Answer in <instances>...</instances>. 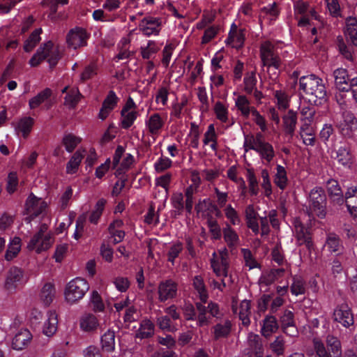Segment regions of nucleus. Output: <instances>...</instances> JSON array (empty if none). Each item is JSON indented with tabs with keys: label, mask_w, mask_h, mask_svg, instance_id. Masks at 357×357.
<instances>
[{
	"label": "nucleus",
	"mask_w": 357,
	"mask_h": 357,
	"mask_svg": "<svg viewBox=\"0 0 357 357\" xmlns=\"http://www.w3.org/2000/svg\"><path fill=\"white\" fill-rule=\"evenodd\" d=\"M299 90L314 105L321 104L326 100V89L323 80L314 75L302 76L299 79Z\"/></svg>",
	"instance_id": "1"
},
{
	"label": "nucleus",
	"mask_w": 357,
	"mask_h": 357,
	"mask_svg": "<svg viewBox=\"0 0 357 357\" xmlns=\"http://www.w3.org/2000/svg\"><path fill=\"white\" fill-rule=\"evenodd\" d=\"M326 349L324 342L319 338L313 340V346L318 357H341L342 346L340 340L332 334L326 336Z\"/></svg>",
	"instance_id": "2"
},
{
	"label": "nucleus",
	"mask_w": 357,
	"mask_h": 357,
	"mask_svg": "<svg viewBox=\"0 0 357 357\" xmlns=\"http://www.w3.org/2000/svg\"><path fill=\"white\" fill-rule=\"evenodd\" d=\"M60 58L61 55L58 47L55 46L52 41H48L38 49L36 53L30 59L29 64L35 67L44 59H47L50 66L54 67Z\"/></svg>",
	"instance_id": "3"
},
{
	"label": "nucleus",
	"mask_w": 357,
	"mask_h": 357,
	"mask_svg": "<svg viewBox=\"0 0 357 357\" xmlns=\"http://www.w3.org/2000/svg\"><path fill=\"white\" fill-rule=\"evenodd\" d=\"M326 195L321 187H315L309 194V216L323 218L326 214Z\"/></svg>",
	"instance_id": "4"
},
{
	"label": "nucleus",
	"mask_w": 357,
	"mask_h": 357,
	"mask_svg": "<svg viewBox=\"0 0 357 357\" xmlns=\"http://www.w3.org/2000/svg\"><path fill=\"white\" fill-rule=\"evenodd\" d=\"M89 285L86 280L76 278L70 281L65 289V299L70 305L82 299L89 290Z\"/></svg>",
	"instance_id": "5"
},
{
	"label": "nucleus",
	"mask_w": 357,
	"mask_h": 357,
	"mask_svg": "<svg viewBox=\"0 0 357 357\" xmlns=\"http://www.w3.org/2000/svg\"><path fill=\"white\" fill-rule=\"evenodd\" d=\"M260 59L263 67H266L268 72L271 68L275 70L280 68L281 59L275 52L274 45L269 41H266L261 45Z\"/></svg>",
	"instance_id": "6"
},
{
	"label": "nucleus",
	"mask_w": 357,
	"mask_h": 357,
	"mask_svg": "<svg viewBox=\"0 0 357 357\" xmlns=\"http://www.w3.org/2000/svg\"><path fill=\"white\" fill-rule=\"evenodd\" d=\"M28 281V277L24 271L17 267L12 266L7 273L5 288L9 291H14L20 285H24Z\"/></svg>",
	"instance_id": "7"
},
{
	"label": "nucleus",
	"mask_w": 357,
	"mask_h": 357,
	"mask_svg": "<svg viewBox=\"0 0 357 357\" xmlns=\"http://www.w3.org/2000/svg\"><path fill=\"white\" fill-rule=\"evenodd\" d=\"M162 29V20L159 17L147 16L139 24V30L146 36H158Z\"/></svg>",
	"instance_id": "8"
},
{
	"label": "nucleus",
	"mask_w": 357,
	"mask_h": 357,
	"mask_svg": "<svg viewBox=\"0 0 357 357\" xmlns=\"http://www.w3.org/2000/svg\"><path fill=\"white\" fill-rule=\"evenodd\" d=\"M136 109L137 105L130 97L121 112L122 119L121 123L123 128L128 129L132 126L139 116V112Z\"/></svg>",
	"instance_id": "9"
},
{
	"label": "nucleus",
	"mask_w": 357,
	"mask_h": 357,
	"mask_svg": "<svg viewBox=\"0 0 357 357\" xmlns=\"http://www.w3.org/2000/svg\"><path fill=\"white\" fill-rule=\"evenodd\" d=\"M89 38V34L84 29L75 27L70 30L67 34L66 42L69 47L75 50L86 46Z\"/></svg>",
	"instance_id": "10"
},
{
	"label": "nucleus",
	"mask_w": 357,
	"mask_h": 357,
	"mask_svg": "<svg viewBox=\"0 0 357 357\" xmlns=\"http://www.w3.org/2000/svg\"><path fill=\"white\" fill-rule=\"evenodd\" d=\"M178 284L172 280H166L159 283L158 287V300L165 302L177 296Z\"/></svg>",
	"instance_id": "11"
},
{
	"label": "nucleus",
	"mask_w": 357,
	"mask_h": 357,
	"mask_svg": "<svg viewBox=\"0 0 357 357\" xmlns=\"http://www.w3.org/2000/svg\"><path fill=\"white\" fill-rule=\"evenodd\" d=\"M47 207V204L40 198L36 197L33 194L30 195L26 202V209L29 217L26 219L29 222L41 214Z\"/></svg>",
	"instance_id": "12"
},
{
	"label": "nucleus",
	"mask_w": 357,
	"mask_h": 357,
	"mask_svg": "<svg viewBox=\"0 0 357 357\" xmlns=\"http://www.w3.org/2000/svg\"><path fill=\"white\" fill-rule=\"evenodd\" d=\"M264 351L262 340L260 336L253 333H248L245 354L251 357H263Z\"/></svg>",
	"instance_id": "13"
},
{
	"label": "nucleus",
	"mask_w": 357,
	"mask_h": 357,
	"mask_svg": "<svg viewBox=\"0 0 357 357\" xmlns=\"http://www.w3.org/2000/svg\"><path fill=\"white\" fill-rule=\"evenodd\" d=\"M334 321L348 328L354 324V316L350 307L344 303L337 306L333 312Z\"/></svg>",
	"instance_id": "14"
},
{
	"label": "nucleus",
	"mask_w": 357,
	"mask_h": 357,
	"mask_svg": "<svg viewBox=\"0 0 357 357\" xmlns=\"http://www.w3.org/2000/svg\"><path fill=\"white\" fill-rule=\"evenodd\" d=\"M53 243L51 235L40 236L34 234L27 244L29 250H36L37 253L47 250Z\"/></svg>",
	"instance_id": "15"
},
{
	"label": "nucleus",
	"mask_w": 357,
	"mask_h": 357,
	"mask_svg": "<svg viewBox=\"0 0 357 357\" xmlns=\"http://www.w3.org/2000/svg\"><path fill=\"white\" fill-rule=\"evenodd\" d=\"M280 322L284 333L290 336H294L297 333L294 314L289 310H284L280 317Z\"/></svg>",
	"instance_id": "16"
},
{
	"label": "nucleus",
	"mask_w": 357,
	"mask_h": 357,
	"mask_svg": "<svg viewBox=\"0 0 357 357\" xmlns=\"http://www.w3.org/2000/svg\"><path fill=\"white\" fill-rule=\"evenodd\" d=\"M294 227L296 236L299 244H305L307 248H310L312 245V243L309 229L306 227L298 218H296L294 220Z\"/></svg>",
	"instance_id": "17"
},
{
	"label": "nucleus",
	"mask_w": 357,
	"mask_h": 357,
	"mask_svg": "<svg viewBox=\"0 0 357 357\" xmlns=\"http://www.w3.org/2000/svg\"><path fill=\"white\" fill-rule=\"evenodd\" d=\"M31 339L32 335L30 331L26 328H21L15 333L12 340V348L17 351H21L29 345Z\"/></svg>",
	"instance_id": "18"
},
{
	"label": "nucleus",
	"mask_w": 357,
	"mask_h": 357,
	"mask_svg": "<svg viewBox=\"0 0 357 357\" xmlns=\"http://www.w3.org/2000/svg\"><path fill=\"white\" fill-rule=\"evenodd\" d=\"M232 328L231 321L229 319L220 320L212 328V335L215 340L227 338L231 333Z\"/></svg>",
	"instance_id": "19"
},
{
	"label": "nucleus",
	"mask_w": 357,
	"mask_h": 357,
	"mask_svg": "<svg viewBox=\"0 0 357 357\" xmlns=\"http://www.w3.org/2000/svg\"><path fill=\"white\" fill-rule=\"evenodd\" d=\"M216 253H213L211 265L217 277L227 278L229 275V257H219L215 259Z\"/></svg>",
	"instance_id": "20"
},
{
	"label": "nucleus",
	"mask_w": 357,
	"mask_h": 357,
	"mask_svg": "<svg viewBox=\"0 0 357 357\" xmlns=\"http://www.w3.org/2000/svg\"><path fill=\"white\" fill-rule=\"evenodd\" d=\"M118 100L119 98L116 93L113 91H109L102 102L98 117L102 120H105L116 106Z\"/></svg>",
	"instance_id": "21"
},
{
	"label": "nucleus",
	"mask_w": 357,
	"mask_h": 357,
	"mask_svg": "<svg viewBox=\"0 0 357 357\" xmlns=\"http://www.w3.org/2000/svg\"><path fill=\"white\" fill-rule=\"evenodd\" d=\"M279 328V324L278 323L275 317L268 314L266 315L261 323V333L266 337H270L272 334L277 332Z\"/></svg>",
	"instance_id": "22"
},
{
	"label": "nucleus",
	"mask_w": 357,
	"mask_h": 357,
	"mask_svg": "<svg viewBox=\"0 0 357 357\" xmlns=\"http://www.w3.org/2000/svg\"><path fill=\"white\" fill-rule=\"evenodd\" d=\"M333 158L336 160L339 165L345 167H350L352 164V155L348 146H340L333 155Z\"/></svg>",
	"instance_id": "23"
},
{
	"label": "nucleus",
	"mask_w": 357,
	"mask_h": 357,
	"mask_svg": "<svg viewBox=\"0 0 357 357\" xmlns=\"http://www.w3.org/2000/svg\"><path fill=\"white\" fill-rule=\"evenodd\" d=\"M333 76L335 79V84L336 88L341 91H349V80L347 70L344 68H337L334 70Z\"/></svg>",
	"instance_id": "24"
},
{
	"label": "nucleus",
	"mask_w": 357,
	"mask_h": 357,
	"mask_svg": "<svg viewBox=\"0 0 357 357\" xmlns=\"http://www.w3.org/2000/svg\"><path fill=\"white\" fill-rule=\"evenodd\" d=\"M250 150L255 151L259 155L260 158L267 163H270L275 155L273 146L267 142L260 144Z\"/></svg>",
	"instance_id": "25"
},
{
	"label": "nucleus",
	"mask_w": 357,
	"mask_h": 357,
	"mask_svg": "<svg viewBox=\"0 0 357 357\" xmlns=\"http://www.w3.org/2000/svg\"><path fill=\"white\" fill-rule=\"evenodd\" d=\"M123 226V222L120 219L114 220L109 224L108 231L111 238H113L114 244H117L123 240L126 233L121 229Z\"/></svg>",
	"instance_id": "26"
},
{
	"label": "nucleus",
	"mask_w": 357,
	"mask_h": 357,
	"mask_svg": "<svg viewBox=\"0 0 357 357\" xmlns=\"http://www.w3.org/2000/svg\"><path fill=\"white\" fill-rule=\"evenodd\" d=\"M99 326L98 318L91 313L83 314L79 319V327L84 332H93Z\"/></svg>",
	"instance_id": "27"
},
{
	"label": "nucleus",
	"mask_w": 357,
	"mask_h": 357,
	"mask_svg": "<svg viewBox=\"0 0 357 357\" xmlns=\"http://www.w3.org/2000/svg\"><path fill=\"white\" fill-rule=\"evenodd\" d=\"M57 326V314L55 311L50 310L47 314V319L43 324V332L48 337L52 336L56 332Z\"/></svg>",
	"instance_id": "28"
},
{
	"label": "nucleus",
	"mask_w": 357,
	"mask_h": 357,
	"mask_svg": "<svg viewBox=\"0 0 357 357\" xmlns=\"http://www.w3.org/2000/svg\"><path fill=\"white\" fill-rule=\"evenodd\" d=\"M327 189L333 202L342 204L344 202V195L338 182L334 179H330L327 182Z\"/></svg>",
	"instance_id": "29"
},
{
	"label": "nucleus",
	"mask_w": 357,
	"mask_h": 357,
	"mask_svg": "<svg viewBox=\"0 0 357 357\" xmlns=\"http://www.w3.org/2000/svg\"><path fill=\"white\" fill-rule=\"evenodd\" d=\"M284 130L287 135L292 137L294 134L296 123L297 115L293 110H289L282 117Z\"/></svg>",
	"instance_id": "30"
},
{
	"label": "nucleus",
	"mask_w": 357,
	"mask_h": 357,
	"mask_svg": "<svg viewBox=\"0 0 357 357\" xmlns=\"http://www.w3.org/2000/svg\"><path fill=\"white\" fill-rule=\"evenodd\" d=\"M223 238L229 248L231 250L236 248L239 244L240 239L237 233L227 224L222 229Z\"/></svg>",
	"instance_id": "31"
},
{
	"label": "nucleus",
	"mask_w": 357,
	"mask_h": 357,
	"mask_svg": "<svg viewBox=\"0 0 357 357\" xmlns=\"http://www.w3.org/2000/svg\"><path fill=\"white\" fill-rule=\"evenodd\" d=\"M34 119L30 116H25L19 120L15 130L17 135L22 134L24 138H26L32 130Z\"/></svg>",
	"instance_id": "32"
},
{
	"label": "nucleus",
	"mask_w": 357,
	"mask_h": 357,
	"mask_svg": "<svg viewBox=\"0 0 357 357\" xmlns=\"http://www.w3.org/2000/svg\"><path fill=\"white\" fill-rule=\"evenodd\" d=\"M344 201L349 211L357 217V187L348 188L345 193Z\"/></svg>",
	"instance_id": "33"
},
{
	"label": "nucleus",
	"mask_w": 357,
	"mask_h": 357,
	"mask_svg": "<svg viewBox=\"0 0 357 357\" xmlns=\"http://www.w3.org/2000/svg\"><path fill=\"white\" fill-rule=\"evenodd\" d=\"M342 249V245L339 236L335 234H329L327 236L324 250L330 252L339 254Z\"/></svg>",
	"instance_id": "34"
},
{
	"label": "nucleus",
	"mask_w": 357,
	"mask_h": 357,
	"mask_svg": "<svg viewBox=\"0 0 357 357\" xmlns=\"http://www.w3.org/2000/svg\"><path fill=\"white\" fill-rule=\"evenodd\" d=\"M149 132L154 135H158L164 126V121L158 113L151 114L146 122Z\"/></svg>",
	"instance_id": "35"
},
{
	"label": "nucleus",
	"mask_w": 357,
	"mask_h": 357,
	"mask_svg": "<svg viewBox=\"0 0 357 357\" xmlns=\"http://www.w3.org/2000/svg\"><path fill=\"white\" fill-rule=\"evenodd\" d=\"M56 294L54 286L52 283L47 282L42 287L40 293V299L45 305L48 306L53 301Z\"/></svg>",
	"instance_id": "36"
},
{
	"label": "nucleus",
	"mask_w": 357,
	"mask_h": 357,
	"mask_svg": "<svg viewBox=\"0 0 357 357\" xmlns=\"http://www.w3.org/2000/svg\"><path fill=\"white\" fill-rule=\"evenodd\" d=\"M238 314L242 324L245 326H248L250 324V317L251 315V304L250 301L243 300L241 302Z\"/></svg>",
	"instance_id": "37"
},
{
	"label": "nucleus",
	"mask_w": 357,
	"mask_h": 357,
	"mask_svg": "<svg viewBox=\"0 0 357 357\" xmlns=\"http://www.w3.org/2000/svg\"><path fill=\"white\" fill-rule=\"evenodd\" d=\"M154 334V324L149 319L141 321L138 330L136 331V337L140 339L149 338Z\"/></svg>",
	"instance_id": "38"
},
{
	"label": "nucleus",
	"mask_w": 357,
	"mask_h": 357,
	"mask_svg": "<svg viewBox=\"0 0 357 357\" xmlns=\"http://www.w3.org/2000/svg\"><path fill=\"white\" fill-rule=\"evenodd\" d=\"M21 250V239L19 237H14L8 245V248L5 254V259L11 261L15 258Z\"/></svg>",
	"instance_id": "39"
},
{
	"label": "nucleus",
	"mask_w": 357,
	"mask_h": 357,
	"mask_svg": "<svg viewBox=\"0 0 357 357\" xmlns=\"http://www.w3.org/2000/svg\"><path fill=\"white\" fill-rule=\"evenodd\" d=\"M235 105L241 112L242 116L248 118L250 114H252V109H256L254 107L250 105V101L245 96H238L235 100Z\"/></svg>",
	"instance_id": "40"
},
{
	"label": "nucleus",
	"mask_w": 357,
	"mask_h": 357,
	"mask_svg": "<svg viewBox=\"0 0 357 357\" xmlns=\"http://www.w3.org/2000/svg\"><path fill=\"white\" fill-rule=\"evenodd\" d=\"M234 30L231 29L227 38V43L231 44V46L235 48L242 47L244 42V35L240 30H237L236 26L234 25Z\"/></svg>",
	"instance_id": "41"
},
{
	"label": "nucleus",
	"mask_w": 357,
	"mask_h": 357,
	"mask_svg": "<svg viewBox=\"0 0 357 357\" xmlns=\"http://www.w3.org/2000/svg\"><path fill=\"white\" fill-rule=\"evenodd\" d=\"M264 137L261 132H257L255 135H245L243 147L245 152H248L250 149L265 142Z\"/></svg>",
	"instance_id": "42"
},
{
	"label": "nucleus",
	"mask_w": 357,
	"mask_h": 357,
	"mask_svg": "<svg viewBox=\"0 0 357 357\" xmlns=\"http://www.w3.org/2000/svg\"><path fill=\"white\" fill-rule=\"evenodd\" d=\"M193 287L201 301L205 303L208 298V291L206 288L204 280L202 276L196 275L193 279Z\"/></svg>",
	"instance_id": "43"
},
{
	"label": "nucleus",
	"mask_w": 357,
	"mask_h": 357,
	"mask_svg": "<svg viewBox=\"0 0 357 357\" xmlns=\"http://www.w3.org/2000/svg\"><path fill=\"white\" fill-rule=\"evenodd\" d=\"M102 348L104 351L111 352L115 348V334L113 331L108 330L101 337Z\"/></svg>",
	"instance_id": "44"
},
{
	"label": "nucleus",
	"mask_w": 357,
	"mask_h": 357,
	"mask_svg": "<svg viewBox=\"0 0 357 357\" xmlns=\"http://www.w3.org/2000/svg\"><path fill=\"white\" fill-rule=\"evenodd\" d=\"M157 325L158 327L166 332H174L177 331V325L167 315H162L157 318Z\"/></svg>",
	"instance_id": "45"
},
{
	"label": "nucleus",
	"mask_w": 357,
	"mask_h": 357,
	"mask_svg": "<svg viewBox=\"0 0 357 357\" xmlns=\"http://www.w3.org/2000/svg\"><path fill=\"white\" fill-rule=\"evenodd\" d=\"M300 135L305 145L313 146L314 144V134L312 128L305 123L300 128Z\"/></svg>",
	"instance_id": "46"
},
{
	"label": "nucleus",
	"mask_w": 357,
	"mask_h": 357,
	"mask_svg": "<svg viewBox=\"0 0 357 357\" xmlns=\"http://www.w3.org/2000/svg\"><path fill=\"white\" fill-rule=\"evenodd\" d=\"M276 174L274 176V183L281 190H284L287 185V172L284 167L278 165Z\"/></svg>",
	"instance_id": "47"
},
{
	"label": "nucleus",
	"mask_w": 357,
	"mask_h": 357,
	"mask_svg": "<svg viewBox=\"0 0 357 357\" xmlns=\"http://www.w3.org/2000/svg\"><path fill=\"white\" fill-rule=\"evenodd\" d=\"M84 151H77L70 158L66 166V171L68 174H74L76 172L82 158H84Z\"/></svg>",
	"instance_id": "48"
},
{
	"label": "nucleus",
	"mask_w": 357,
	"mask_h": 357,
	"mask_svg": "<svg viewBox=\"0 0 357 357\" xmlns=\"http://www.w3.org/2000/svg\"><path fill=\"white\" fill-rule=\"evenodd\" d=\"M346 32L353 45L357 46V20L356 18L347 19Z\"/></svg>",
	"instance_id": "49"
},
{
	"label": "nucleus",
	"mask_w": 357,
	"mask_h": 357,
	"mask_svg": "<svg viewBox=\"0 0 357 357\" xmlns=\"http://www.w3.org/2000/svg\"><path fill=\"white\" fill-rule=\"evenodd\" d=\"M42 33L41 29L34 30L30 36L24 42V50L26 52H31L40 40V35Z\"/></svg>",
	"instance_id": "50"
},
{
	"label": "nucleus",
	"mask_w": 357,
	"mask_h": 357,
	"mask_svg": "<svg viewBox=\"0 0 357 357\" xmlns=\"http://www.w3.org/2000/svg\"><path fill=\"white\" fill-rule=\"evenodd\" d=\"M197 191V186L195 185H190L185 190V208L189 213L192 212L194 203V195Z\"/></svg>",
	"instance_id": "51"
},
{
	"label": "nucleus",
	"mask_w": 357,
	"mask_h": 357,
	"mask_svg": "<svg viewBox=\"0 0 357 357\" xmlns=\"http://www.w3.org/2000/svg\"><path fill=\"white\" fill-rule=\"evenodd\" d=\"M257 82V79L255 71L246 73L243 79L244 91L247 93L251 94L256 88Z\"/></svg>",
	"instance_id": "52"
},
{
	"label": "nucleus",
	"mask_w": 357,
	"mask_h": 357,
	"mask_svg": "<svg viewBox=\"0 0 357 357\" xmlns=\"http://www.w3.org/2000/svg\"><path fill=\"white\" fill-rule=\"evenodd\" d=\"M51 94L52 91L48 88L45 89L29 100L30 108L35 109L38 107L41 103L48 99Z\"/></svg>",
	"instance_id": "53"
},
{
	"label": "nucleus",
	"mask_w": 357,
	"mask_h": 357,
	"mask_svg": "<svg viewBox=\"0 0 357 357\" xmlns=\"http://www.w3.org/2000/svg\"><path fill=\"white\" fill-rule=\"evenodd\" d=\"M106 204L105 199H100L96 206L94 210L91 212L89 221L93 224H97L104 210Z\"/></svg>",
	"instance_id": "54"
},
{
	"label": "nucleus",
	"mask_w": 357,
	"mask_h": 357,
	"mask_svg": "<svg viewBox=\"0 0 357 357\" xmlns=\"http://www.w3.org/2000/svg\"><path fill=\"white\" fill-rule=\"evenodd\" d=\"M62 142L66 150L68 152L71 153L81 142V139L73 134H67L63 137Z\"/></svg>",
	"instance_id": "55"
},
{
	"label": "nucleus",
	"mask_w": 357,
	"mask_h": 357,
	"mask_svg": "<svg viewBox=\"0 0 357 357\" xmlns=\"http://www.w3.org/2000/svg\"><path fill=\"white\" fill-rule=\"evenodd\" d=\"M82 97L77 88H72L69 90L65 97V104L70 107H75Z\"/></svg>",
	"instance_id": "56"
},
{
	"label": "nucleus",
	"mask_w": 357,
	"mask_h": 357,
	"mask_svg": "<svg viewBox=\"0 0 357 357\" xmlns=\"http://www.w3.org/2000/svg\"><path fill=\"white\" fill-rule=\"evenodd\" d=\"M270 349L278 356H282L284 354L285 341L282 335L275 337L273 342L270 344Z\"/></svg>",
	"instance_id": "57"
},
{
	"label": "nucleus",
	"mask_w": 357,
	"mask_h": 357,
	"mask_svg": "<svg viewBox=\"0 0 357 357\" xmlns=\"http://www.w3.org/2000/svg\"><path fill=\"white\" fill-rule=\"evenodd\" d=\"M247 179L249 184V192L252 195H257L259 192V185L257 177L252 169L247 170Z\"/></svg>",
	"instance_id": "58"
},
{
	"label": "nucleus",
	"mask_w": 357,
	"mask_h": 357,
	"mask_svg": "<svg viewBox=\"0 0 357 357\" xmlns=\"http://www.w3.org/2000/svg\"><path fill=\"white\" fill-rule=\"evenodd\" d=\"M196 307L198 312L197 321L199 326H203L208 324L209 320L206 317V313L208 312L207 307L204 306L202 303H197Z\"/></svg>",
	"instance_id": "59"
},
{
	"label": "nucleus",
	"mask_w": 357,
	"mask_h": 357,
	"mask_svg": "<svg viewBox=\"0 0 357 357\" xmlns=\"http://www.w3.org/2000/svg\"><path fill=\"white\" fill-rule=\"evenodd\" d=\"M90 301L93 305V310L96 312H102L105 310V305L102 298L97 291H93L91 295Z\"/></svg>",
	"instance_id": "60"
},
{
	"label": "nucleus",
	"mask_w": 357,
	"mask_h": 357,
	"mask_svg": "<svg viewBox=\"0 0 357 357\" xmlns=\"http://www.w3.org/2000/svg\"><path fill=\"white\" fill-rule=\"evenodd\" d=\"M183 249V246L181 242H176L172 244L169 247L167 252V260L174 264V260L178 257Z\"/></svg>",
	"instance_id": "61"
},
{
	"label": "nucleus",
	"mask_w": 357,
	"mask_h": 357,
	"mask_svg": "<svg viewBox=\"0 0 357 357\" xmlns=\"http://www.w3.org/2000/svg\"><path fill=\"white\" fill-rule=\"evenodd\" d=\"M291 291L295 296L305 294V287L303 280L300 277H294L291 286Z\"/></svg>",
	"instance_id": "62"
},
{
	"label": "nucleus",
	"mask_w": 357,
	"mask_h": 357,
	"mask_svg": "<svg viewBox=\"0 0 357 357\" xmlns=\"http://www.w3.org/2000/svg\"><path fill=\"white\" fill-rule=\"evenodd\" d=\"M275 98L277 100V104L279 109H286L289 107V98L285 92L282 91H276L275 92Z\"/></svg>",
	"instance_id": "63"
},
{
	"label": "nucleus",
	"mask_w": 357,
	"mask_h": 357,
	"mask_svg": "<svg viewBox=\"0 0 357 357\" xmlns=\"http://www.w3.org/2000/svg\"><path fill=\"white\" fill-rule=\"evenodd\" d=\"M171 201L173 208L178 214H181L185 208L183 194L181 192L174 193L171 198Z\"/></svg>",
	"instance_id": "64"
}]
</instances>
